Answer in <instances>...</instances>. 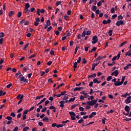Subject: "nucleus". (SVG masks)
Returning a JSON list of instances; mask_svg holds the SVG:
<instances>
[{
    "label": "nucleus",
    "instance_id": "nucleus-1",
    "mask_svg": "<svg viewBox=\"0 0 131 131\" xmlns=\"http://www.w3.org/2000/svg\"><path fill=\"white\" fill-rule=\"evenodd\" d=\"M97 100H93L90 101H86V104L87 105H89V106H94V105L97 104Z\"/></svg>",
    "mask_w": 131,
    "mask_h": 131
},
{
    "label": "nucleus",
    "instance_id": "nucleus-2",
    "mask_svg": "<svg viewBox=\"0 0 131 131\" xmlns=\"http://www.w3.org/2000/svg\"><path fill=\"white\" fill-rule=\"evenodd\" d=\"M92 43H93V45L97 43V42H98V37L96 35L94 36L92 38Z\"/></svg>",
    "mask_w": 131,
    "mask_h": 131
},
{
    "label": "nucleus",
    "instance_id": "nucleus-3",
    "mask_svg": "<svg viewBox=\"0 0 131 131\" xmlns=\"http://www.w3.org/2000/svg\"><path fill=\"white\" fill-rule=\"evenodd\" d=\"M69 101L68 100H66L64 101H61L59 102L60 107H61L62 109H63V107H64L65 103H68Z\"/></svg>",
    "mask_w": 131,
    "mask_h": 131
},
{
    "label": "nucleus",
    "instance_id": "nucleus-4",
    "mask_svg": "<svg viewBox=\"0 0 131 131\" xmlns=\"http://www.w3.org/2000/svg\"><path fill=\"white\" fill-rule=\"evenodd\" d=\"M116 25L117 26H120V25H124V23L122 20L117 21Z\"/></svg>",
    "mask_w": 131,
    "mask_h": 131
},
{
    "label": "nucleus",
    "instance_id": "nucleus-5",
    "mask_svg": "<svg viewBox=\"0 0 131 131\" xmlns=\"http://www.w3.org/2000/svg\"><path fill=\"white\" fill-rule=\"evenodd\" d=\"M124 110L126 112L129 113V111H130V107H129V106L128 105H126L124 107Z\"/></svg>",
    "mask_w": 131,
    "mask_h": 131
},
{
    "label": "nucleus",
    "instance_id": "nucleus-6",
    "mask_svg": "<svg viewBox=\"0 0 131 131\" xmlns=\"http://www.w3.org/2000/svg\"><path fill=\"white\" fill-rule=\"evenodd\" d=\"M106 56L104 55L103 56H98L96 59V61L98 62V61H99V60H101L102 59H104V58H106Z\"/></svg>",
    "mask_w": 131,
    "mask_h": 131
},
{
    "label": "nucleus",
    "instance_id": "nucleus-7",
    "mask_svg": "<svg viewBox=\"0 0 131 131\" xmlns=\"http://www.w3.org/2000/svg\"><path fill=\"white\" fill-rule=\"evenodd\" d=\"M18 77L19 78L20 81H23L25 78V77L23 76V75L22 74L19 75Z\"/></svg>",
    "mask_w": 131,
    "mask_h": 131
},
{
    "label": "nucleus",
    "instance_id": "nucleus-8",
    "mask_svg": "<svg viewBox=\"0 0 131 131\" xmlns=\"http://www.w3.org/2000/svg\"><path fill=\"white\" fill-rule=\"evenodd\" d=\"M97 77V74H93L92 75H90L88 76V78H93Z\"/></svg>",
    "mask_w": 131,
    "mask_h": 131
},
{
    "label": "nucleus",
    "instance_id": "nucleus-9",
    "mask_svg": "<svg viewBox=\"0 0 131 131\" xmlns=\"http://www.w3.org/2000/svg\"><path fill=\"white\" fill-rule=\"evenodd\" d=\"M124 102L126 104H129V103H131V100L128 97H127Z\"/></svg>",
    "mask_w": 131,
    "mask_h": 131
},
{
    "label": "nucleus",
    "instance_id": "nucleus-10",
    "mask_svg": "<svg viewBox=\"0 0 131 131\" xmlns=\"http://www.w3.org/2000/svg\"><path fill=\"white\" fill-rule=\"evenodd\" d=\"M98 79H99V78H94L93 79V82H94V83H100L101 81H99Z\"/></svg>",
    "mask_w": 131,
    "mask_h": 131
},
{
    "label": "nucleus",
    "instance_id": "nucleus-11",
    "mask_svg": "<svg viewBox=\"0 0 131 131\" xmlns=\"http://www.w3.org/2000/svg\"><path fill=\"white\" fill-rule=\"evenodd\" d=\"M122 83L121 82H116V83H114V85H115L116 86H119V85H122Z\"/></svg>",
    "mask_w": 131,
    "mask_h": 131
},
{
    "label": "nucleus",
    "instance_id": "nucleus-12",
    "mask_svg": "<svg viewBox=\"0 0 131 131\" xmlns=\"http://www.w3.org/2000/svg\"><path fill=\"white\" fill-rule=\"evenodd\" d=\"M42 121H44V122H49V121H50V120L49 119V118L45 117L42 119Z\"/></svg>",
    "mask_w": 131,
    "mask_h": 131
},
{
    "label": "nucleus",
    "instance_id": "nucleus-13",
    "mask_svg": "<svg viewBox=\"0 0 131 131\" xmlns=\"http://www.w3.org/2000/svg\"><path fill=\"white\" fill-rule=\"evenodd\" d=\"M81 35L82 37H85V35H86V31H85V29H84V31Z\"/></svg>",
    "mask_w": 131,
    "mask_h": 131
},
{
    "label": "nucleus",
    "instance_id": "nucleus-14",
    "mask_svg": "<svg viewBox=\"0 0 131 131\" xmlns=\"http://www.w3.org/2000/svg\"><path fill=\"white\" fill-rule=\"evenodd\" d=\"M14 14H15V11H10L8 13V16H9V17H12L13 15H14Z\"/></svg>",
    "mask_w": 131,
    "mask_h": 131
},
{
    "label": "nucleus",
    "instance_id": "nucleus-15",
    "mask_svg": "<svg viewBox=\"0 0 131 131\" xmlns=\"http://www.w3.org/2000/svg\"><path fill=\"white\" fill-rule=\"evenodd\" d=\"M125 56H128V57H131L130 50L126 52Z\"/></svg>",
    "mask_w": 131,
    "mask_h": 131
},
{
    "label": "nucleus",
    "instance_id": "nucleus-16",
    "mask_svg": "<svg viewBox=\"0 0 131 131\" xmlns=\"http://www.w3.org/2000/svg\"><path fill=\"white\" fill-rule=\"evenodd\" d=\"M92 3H93L94 4V5H97V1H95V0H90L89 1V4L91 5V4H92Z\"/></svg>",
    "mask_w": 131,
    "mask_h": 131
},
{
    "label": "nucleus",
    "instance_id": "nucleus-17",
    "mask_svg": "<svg viewBox=\"0 0 131 131\" xmlns=\"http://www.w3.org/2000/svg\"><path fill=\"white\" fill-rule=\"evenodd\" d=\"M23 98H24V95L22 94V96L20 97V98L19 99V101L18 102V105H19V104H20L21 102L23 101Z\"/></svg>",
    "mask_w": 131,
    "mask_h": 131
},
{
    "label": "nucleus",
    "instance_id": "nucleus-18",
    "mask_svg": "<svg viewBox=\"0 0 131 131\" xmlns=\"http://www.w3.org/2000/svg\"><path fill=\"white\" fill-rule=\"evenodd\" d=\"M73 67L74 68V71H75V69H76V68H77V62H75L74 63V65H73Z\"/></svg>",
    "mask_w": 131,
    "mask_h": 131
},
{
    "label": "nucleus",
    "instance_id": "nucleus-19",
    "mask_svg": "<svg viewBox=\"0 0 131 131\" xmlns=\"http://www.w3.org/2000/svg\"><path fill=\"white\" fill-rule=\"evenodd\" d=\"M70 115L71 116H76V114H75L73 112H70L69 113Z\"/></svg>",
    "mask_w": 131,
    "mask_h": 131
},
{
    "label": "nucleus",
    "instance_id": "nucleus-20",
    "mask_svg": "<svg viewBox=\"0 0 131 131\" xmlns=\"http://www.w3.org/2000/svg\"><path fill=\"white\" fill-rule=\"evenodd\" d=\"M30 8V5H29V3H26L25 5V9L27 10V9H29Z\"/></svg>",
    "mask_w": 131,
    "mask_h": 131
},
{
    "label": "nucleus",
    "instance_id": "nucleus-21",
    "mask_svg": "<svg viewBox=\"0 0 131 131\" xmlns=\"http://www.w3.org/2000/svg\"><path fill=\"white\" fill-rule=\"evenodd\" d=\"M97 50L96 47H94L91 51H89V53H93V52H95Z\"/></svg>",
    "mask_w": 131,
    "mask_h": 131
},
{
    "label": "nucleus",
    "instance_id": "nucleus-22",
    "mask_svg": "<svg viewBox=\"0 0 131 131\" xmlns=\"http://www.w3.org/2000/svg\"><path fill=\"white\" fill-rule=\"evenodd\" d=\"M114 73L115 74V76L116 77L118 75V73H119V72H118V70H116L114 72Z\"/></svg>",
    "mask_w": 131,
    "mask_h": 131
},
{
    "label": "nucleus",
    "instance_id": "nucleus-23",
    "mask_svg": "<svg viewBox=\"0 0 131 131\" xmlns=\"http://www.w3.org/2000/svg\"><path fill=\"white\" fill-rule=\"evenodd\" d=\"M78 49H79V47H77V46H76V48L75 49L74 54H77V51H78Z\"/></svg>",
    "mask_w": 131,
    "mask_h": 131
},
{
    "label": "nucleus",
    "instance_id": "nucleus-24",
    "mask_svg": "<svg viewBox=\"0 0 131 131\" xmlns=\"http://www.w3.org/2000/svg\"><path fill=\"white\" fill-rule=\"evenodd\" d=\"M67 99H68V95L66 94L65 96H64V97L63 98L62 100H63V101H65V100H67Z\"/></svg>",
    "mask_w": 131,
    "mask_h": 131
},
{
    "label": "nucleus",
    "instance_id": "nucleus-25",
    "mask_svg": "<svg viewBox=\"0 0 131 131\" xmlns=\"http://www.w3.org/2000/svg\"><path fill=\"white\" fill-rule=\"evenodd\" d=\"M74 101H75V97L71 98L69 100V102L70 103L71 102H74Z\"/></svg>",
    "mask_w": 131,
    "mask_h": 131
},
{
    "label": "nucleus",
    "instance_id": "nucleus-26",
    "mask_svg": "<svg viewBox=\"0 0 131 131\" xmlns=\"http://www.w3.org/2000/svg\"><path fill=\"white\" fill-rule=\"evenodd\" d=\"M96 10H97V6L94 5L92 6V11L96 12Z\"/></svg>",
    "mask_w": 131,
    "mask_h": 131
},
{
    "label": "nucleus",
    "instance_id": "nucleus-27",
    "mask_svg": "<svg viewBox=\"0 0 131 131\" xmlns=\"http://www.w3.org/2000/svg\"><path fill=\"white\" fill-rule=\"evenodd\" d=\"M126 41H124L122 43H121V45L119 46V48H122V47H123V46H124V45L126 44Z\"/></svg>",
    "mask_w": 131,
    "mask_h": 131
},
{
    "label": "nucleus",
    "instance_id": "nucleus-28",
    "mask_svg": "<svg viewBox=\"0 0 131 131\" xmlns=\"http://www.w3.org/2000/svg\"><path fill=\"white\" fill-rule=\"evenodd\" d=\"M18 75H21V71H18L15 75V77H17Z\"/></svg>",
    "mask_w": 131,
    "mask_h": 131
},
{
    "label": "nucleus",
    "instance_id": "nucleus-29",
    "mask_svg": "<svg viewBox=\"0 0 131 131\" xmlns=\"http://www.w3.org/2000/svg\"><path fill=\"white\" fill-rule=\"evenodd\" d=\"M108 34L110 36H112V34H113V31L112 30L108 31Z\"/></svg>",
    "mask_w": 131,
    "mask_h": 131
},
{
    "label": "nucleus",
    "instance_id": "nucleus-30",
    "mask_svg": "<svg viewBox=\"0 0 131 131\" xmlns=\"http://www.w3.org/2000/svg\"><path fill=\"white\" fill-rule=\"evenodd\" d=\"M46 24L48 26H50L51 25V21H50V19H48L47 20Z\"/></svg>",
    "mask_w": 131,
    "mask_h": 131
},
{
    "label": "nucleus",
    "instance_id": "nucleus-31",
    "mask_svg": "<svg viewBox=\"0 0 131 131\" xmlns=\"http://www.w3.org/2000/svg\"><path fill=\"white\" fill-rule=\"evenodd\" d=\"M111 13L112 14H114V13H115V9H114V8H112L111 9Z\"/></svg>",
    "mask_w": 131,
    "mask_h": 131
},
{
    "label": "nucleus",
    "instance_id": "nucleus-32",
    "mask_svg": "<svg viewBox=\"0 0 131 131\" xmlns=\"http://www.w3.org/2000/svg\"><path fill=\"white\" fill-rule=\"evenodd\" d=\"M21 16H22V12L21 11H19L17 13V17L20 18V17H21Z\"/></svg>",
    "mask_w": 131,
    "mask_h": 131
},
{
    "label": "nucleus",
    "instance_id": "nucleus-33",
    "mask_svg": "<svg viewBox=\"0 0 131 131\" xmlns=\"http://www.w3.org/2000/svg\"><path fill=\"white\" fill-rule=\"evenodd\" d=\"M46 100H47V98H43V99L39 102V104H42V103H43V102H45V101H46Z\"/></svg>",
    "mask_w": 131,
    "mask_h": 131
},
{
    "label": "nucleus",
    "instance_id": "nucleus-34",
    "mask_svg": "<svg viewBox=\"0 0 131 131\" xmlns=\"http://www.w3.org/2000/svg\"><path fill=\"white\" fill-rule=\"evenodd\" d=\"M63 126H64V124H58L56 125V127H57V128H60V127H63Z\"/></svg>",
    "mask_w": 131,
    "mask_h": 131
},
{
    "label": "nucleus",
    "instance_id": "nucleus-35",
    "mask_svg": "<svg viewBox=\"0 0 131 131\" xmlns=\"http://www.w3.org/2000/svg\"><path fill=\"white\" fill-rule=\"evenodd\" d=\"M74 92H76V91H78V92H80V88L79 87H76L74 90Z\"/></svg>",
    "mask_w": 131,
    "mask_h": 131
},
{
    "label": "nucleus",
    "instance_id": "nucleus-36",
    "mask_svg": "<svg viewBox=\"0 0 131 131\" xmlns=\"http://www.w3.org/2000/svg\"><path fill=\"white\" fill-rule=\"evenodd\" d=\"M125 80V76H123L122 77V79H121V83L123 84V82H124V80Z\"/></svg>",
    "mask_w": 131,
    "mask_h": 131
},
{
    "label": "nucleus",
    "instance_id": "nucleus-37",
    "mask_svg": "<svg viewBox=\"0 0 131 131\" xmlns=\"http://www.w3.org/2000/svg\"><path fill=\"white\" fill-rule=\"evenodd\" d=\"M35 56H36V54H32L29 57V59H31V58H34Z\"/></svg>",
    "mask_w": 131,
    "mask_h": 131
},
{
    "label": "nucleus",
    "instance_id": "nucleus-38",
    "mask_svg": "<svg viewBox=\"0 0 131 131\" xmlns=\"http://www.w3.org/2000/svg\"><path fill=\"white\" fill-rule=\"evenodd\" d=\"M111 79H112V76H109L108 77H107L106 80H107V81H110V80H111Z\"/></svg>",
    "mask_w": 131,
    "mask_h": 131
},
{
    "label": "nucleus",
    "instance_id": "nucleus-39",
    "mask_svg": "<svg viewBox=\"0 0 131 131\" xmlns=\"http://www.w3.org/2000/svg\"><path fill=\"white\" fill-rule=\"evenodd\" d=\"M4 36H5V33H4V32L0 33V37L1 38H3V37H4Z\"/></svg>",
    "mask_w": 131,
    "mask_h": 131
},
{
    "label": "nucleus",
    "instance_id": "nucleus-40",
    "mask_svg": "<svg viewBox=\"0 0 131 131\" xmlns=\"http://www.w3.org/2000/svg\"><path fill=\"white\" fill-rule=\"evenodd\" d=\"M10 116H12V117H15L16 116V114H15V112H12L10 114Z\"/></svg>",
    "mask_w": 131,
    "mask_h": 131
},
{
    "label": "nucleus",
    "instance_id": "nucleus-41",
    "mask_svg": "<svg viewBox=\"0 0 131 131\" xmlns=\"http://www.w3.org/2000/svg\"><path fill=\"white\" fill-rule=\"evenodd\" d=\"M28 129H29V127L26 126L23 128V131H27V130H28Z\"/></svg>",
    "mask_w": 131,
    "mask_h": 131
},
{
    "label": "nucleus",
    "instance_id": "nucleus-42",
    "mask_svg": "<svg viewBox=\"0 0 131 131\" xmlns=\"http://www.w3.org/2000/svg\"><path fill=\"white\" fill-rule=\"evenodd\" d=\"M92 33V31L90 30H89L86 33V35H91V34Z\"/></svg>",
    "mask_w": 131,
    "mask_h": 131
},
{
    "label": "nucleus",
    "instance_id": "nucleus-43",
    "mask_svg": "<svg viewBox=\"0 0 131 131\" xmlns=\"http://www.w3.org/2000/svg\"><path fill=\"white\" fill-rule=\"evenodd\" d=\"M6 119H7L8 120H12V119H13V118H12V117L7 116L6 117Z\"/></svg>",
    "mask_w": 131,
    "mask_h": 131
},
{
    "label": "nucleus",
    "instance_id": "nucleus-44",
    "mask_svg": "<svg viewBox=\"0 0 131 131\" xmlns=\"http://www.w3.org/2000/svg\"><path fill=\"white\" fill-rule=\"evenodd\" d=\"M63 85H64V83H62L61 84L58 86L56 90H58V89H60V88H61V86H63Z\"/></svg>",
    "mask_w": 131,
    "mask_h": 131
},
{
    "label": "nucleus",
    "instance_id": "nucleus-45",
    "mask_svg": "<svg viewBox=\"0 0 131 131\" xmlns=\"http://www.w3.org/2000/svg\"><path fill=\"white\" fill-rule=\"evenodd\" d=\"M28 46H29V43L26 44V45L24 46V47L23 48L24 51H25V50H26V49L27 48V47H28Z\"/></svg>",
    "mask_w": 131,
    "mask_h": 131
},
{
    "label": "nucleus",
    "instance_id": "nucleus-46",
    "mask_svg": "<svg viewBox=\"0 0 131 131\" xmlns=\"http://www.w3.org/2000/svg\"><path fill=\"white\" fill-rule=\"evenodd\" d=\"M50 54L51 55V56H54L55 54V52L53 50H51L50 52Z\"/></svg>",
    "mask_w": 131,
    "mask_h": 131
},
{
    "label": "nucleus",
    "instance_id": "nucleus-47",
    "mask_svg": "<svg viewBox=\"0 0 131 131\" xmlns=\"http://www.w3.org/2000/svg\"><path fill=\"white\" fill-rule=\"evenodd\" d=\"M30 12V10H29L28 9H25V13L26 14H29V13Z\"/></svg>",
    "mask_w": 131,
    "mask_h": 131
},
{
    "label": "nucleus",
    "instance_id": "nucleus-48",
    "mask_svg": "<svg viewBox=\"0 0 131 131\" xmlns=\"http://www.w3.org/2000/svg\"><path fill=\"white\" fill-rule=\"evenodd\" d=\"M122 20V19H123V17L121 15H119L118 16V20Z\"/></svg>",
    "mask_w": 131,
    "mask_h": 131
},
{
    "label": "nucleus",
    "instance_id": "nucleus-49",
    "mask_svg": "<svg viewBox=\"0 0 131 131\" xmlns=\"http://www.w3.org/2000/svg\"><path fill=\"white\" fill-rule=\"evenodd\" d=\"M83 122V119L81 118L79 121H78V123H82Z\"/></svg>",
    "mask_w": 131,
    "mask_h": 131
},
{
    "label": "nucleus",
    "instance_id": "nucleus-50",
    "mask_svg": "<svg viewBox=\"0 0 131 131\" xmlns=\"http://www.w3.org/2000/svg\"><path fill=\"white\" fill-rule=\"evenodd\" d=\"M121 97L122 98H126V97H127V93H126V94H125L122 95L121 96Z\"/></svg>",
    "mask_w": 131,
    "mask_h": 131
},
{
    "label": "nucleus",
    "instance_id": "nucleus-51",
    "mask_svg": "<svg viewBox=\"0 0 131 131\" xmlns=\"http://www.w3.org/2000/svg\"><path fill=\"white\" fill-rule=\"evenodd\" d=\"M82 64H86V63L88 62L86 61V59H85V58H82Z\"/></svg>",
    "mask_w": 131,
    "mask_h": 131
},
{
    "label": "nucleus",
    "instance_id": "nucleus-52",
    "mask_svg": "<svg viewBox=\"0 0 131 131\" xmlns=\"http://www.w3.org/2000/svg\"><path fill=\"white\" fill-rule=\"evenodd\" d=\"M121 54V52L119 51L117 54V59H119L120 58V55Z\"/></svg>",
    "mask_w": 131,
    "mask_h": 131
},
{
    "label": "nucleus",
    "instance_id": "nucleus-53",
    "mask_svg": "<svg viewBox=\"0 0 131 131\" xmlns=\"http://www.w3.org/2000/svg\"><path fill=\"white\" fill-rule=\"evenodd\" d=\"M79 110L80 111H84V108L80 106V105L79 106Z\"/></svg>",
    "mask_w": 131,
    "mask_h": 131
},
{
    "label": "nucleus",
    "instance_id": "nucleus-54",
    "mask_svg": "<svg viewBox=\"0 0 131 131\" xmlns=\"http://www.w3.org/2000/svg\"><path fill=\"white\" fill-rule=\"evenodd\" d=\"M52 63H53V61H48L47 62L48 66H51V65H52Z\"/></svg>",
    "mask_w": 131,
    "mask_h": 131
},
{
    "label": "nucleus",
    "instance_id": "nucleus-55",
    "mask_svg": "<svg viewBox=\"0 0 131 131\" xmlns=\"http://www.w3.org/2000/svg\"><path fill=\"white\" fill-rule=\"evenodd\" d=\"M12 85H13V84L12 83H10L8 85H7L6 86V87H7V89H10V88H11V86H12Z\"/></svg>",
    "mask_w": 131,
    "mask_h": 131
},
{
    "label": "nucleus",
    "instance_id": "nucleus-56",
    "mask_svg": "<svg viewBox=\"0 0 131 131\" xmlns=\"http://www.w3.org/2000/svg\"><path fill=\"white\" fill-rule=\"evenodd\" d=\"M28 110H25L24 112H23V115H26V114H27V113H28Z\"/></svg>",
    "mask_w": 131,
    "mask_h": 131
},
{
    "label": "nucleus",
    "instance_id": "nucleus-57",
    "mask_svg": "<svg viewBox=\"0 0 131 131\" xmlns=\"http://www.w3.org/2000/svg\"><path fill=\"white\" fill-rule=\"evenodd\" d=\"M24 22H25V19H22V20L19 21L20 24L23 25L24 24Z\"/></svg>",
    "mask_w": 131,
    "mask_h": 131
},
{
    "label": "nucleus",
    "instance_id": "nucleus-58",
    "mask_svg": "<svg viewBox=\"0 0 131 131\" xmlns=\"http://www.w3.org/2000/svg\"><path fill=\"white\" fill-rule=\"evenodd\" d=\"M114 111L113 110H111L110 111L106 112L107 114H109V113H113Z\"/></svg>",
    "mask_w": 131,
    "mask_h": 131
},
{
    "label": "nucleus",
    "instance_id": "nucleus-59",
    "mask_svg": "<svg viewBox=\"0 0 131 131\" xmlns=\"http://www.w3.org/2000/svg\"><path fill=\"white\" fill-rule=\"evenodd\" d=\"M115 64V62L113 61L112 63H108L107 65L108 66H113Z\"/></svg>",
    "mask_w": 131,
    "mask_h": 131
},
{
    "label": "nucleus",
    "instance_id": "nucleus-60",
    "mask_svg": "<svg viewBox=\"0 0 131 131\" xmlns=\"http://www.w3.org/2000/svg\"><path fill=\"white\" fill-rule=\"evenodd\" d=\"M105 120H106V118L105 117L103 118V119H102L103 124H105Z\"/></svg>",
    "mask_w": 131,
    "mask_h": 131
},
{
    "label": "nucleus",
    "instance_id": "nucleus-61",
    "mask_svg": "<svg viewBox=\"0 0 131 131\" xmlns=\"http://www.w3.org/2000/svg\"><path fill=\"white\" fill-rule=\"evenodd\" d=\"M66 93H67V92L65 91H64V92H61V93H60V95H61V96H64L66 94Z\"/></svg>",
    "mask_w": 131,
    "mask_h": 131
},
{
    "label": "nucleus",
    "instance_id": "nucleus-62",
    "mask_svg": "<svg viewBox=\"0 0 131 131\" xmlns=\"http://www.w3.org/2000/svg\"><path fill=\"white\" fill-rule=\"evenodd\" d=\"M25 83H28V79H25L23 81Z\"/></svg>",
    "mask_w": 131,
    "mask_h": 131
},
{
    "label": "nucleus",
    "instance_id": "nucleus-63",
    "mask_svg": "<svg viewBox=\"0 0 131 131\" xmlns=\"http://www.w3.org/2000/svg\"><path fill=\"white\" fill-rule=\"evenodd\" d=\"M45 111H47V107H45L41 110V112H45Z\"/></svg>",
    "mask_w": 131,
    "mask_h": 131
},
{
    "label": "nucleus",
    "instance_id": "nucleus-64",
    "mask_svg": "<svg viewBox=\"0 0 131 131\" xmlns=\"http://www.w3.org/2000/svg\"><path fill=\"white\" fill-rule=\"evenodd\" d=\"M61 4V1H58L56 2V6L58 7V6H59V5Z\"/></svg>",
    "mask_w": 131,
    "mask_h": 131
}]
</instances>
